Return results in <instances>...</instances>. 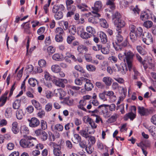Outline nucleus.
<instances>
[{
    "label": "nucleus",
    "mask_w": 156,
    "mask_h": 156,
    "mask_svg": "<svg viewBox=\"0 0 156 156\" xmlns=\"http://www.w3.org/2000/svg\"><path fill=\"white\" fill-rule=\"evenodd\" d=\"M16 115L17 118L20 120L22 119L23 116V113L22 109H18L16 111Z\"/></svg>",
    "instance_id": "f704fd0d"
},
{
    "label": "nucleus",
    "mask_w": 156,
    "mask_h": 156,
    "mask_svg": "<svg viewBox=\"0 0 156 156\" xmlns=\"http://www.w3.org/2000/svg\"><path fill=\"white\" fill-rule=\"evenodd\" d=\"M151 122L154 125L156 126V114L153 115L150 119Z\"/></svg>",
    "instance_id": "69168bd1"
},
{
    "label": "nucleus",
    "mask_w": 156,
    "mask_h": 156,
    "mask_svg": "<svg viewBox=\"0 0 156 156\" xmlns=\"http://www.w3.org/2000/svg\"><path fill=\"white\" fill-rule=\"evenodd\" d=\"M56 35H62L64 34V31L63 29L60 27L56 28L55 30Z\"/></svg>",
    "instance_id": "ea45409f"
},
{
    "label": "nucleus",
    "mask_w": 156,
    "mask_h": 156,
    "mask_svg": "<svg viewBox=\"0 0 156 156\" xmlns=\"http://www.w3.org/2000/svg\"><path fill=\"white\" fill-rule=\"evenodd\" d=\"M33 66L31 65H29L27 66L26 70L27 71V72L28 73V74H29L33 71Z\"/></svg>",
    "instance_id": "052dcab7"
},
{
    "label": "nucleus",
    "mask_w": 156,
    "mask_h": 156,
    "mask_svg": "<svg viewBox=\"0 0 156 156\" xmlns=\"http://www.w3.org/2000/svg\"><path fill=\"white\" fill-rule=\"evenodd\" d=\"M54 129L58 131H62L63 130V127L61 124H57L55 126Z\"/></svg>",
    "instance_id": "8fccbe9b"
},
{
    "label": "nucleus",
    "mask_w": 156,
    "mask_h": 156,
    "mask_svg": "<svg viewBox=\"0 0 156 156\" xmlns=\"http://www.w3.org/2000/svg\"><path fill=\"white\" fill-rule=\"evenodd\" d=\"M31 103L32 105L37 110H39L41 108V106L40 103L36 100L34 99L32 100Z\"/></svg>",
    "instance_id": "393cba45"
},
{
    "label": "nucleus",
    "mask_w": 156,
    "mask_h": 156,
    "mask_svg": "<svg viewBox=\"0 0 156 156\" xmlns=\"http://www.w3.org/2000/svg\"><path fill=\"white\" fill-rule=\"evenodd\" d=\"M143 29L141 27H138L136 30L135 31V32L136 33V34L138 36L140 37L142 35V36L143 33Z\"/></svg>",
    "instance_id": "79ce46f5"
},
{
    "label": "nucleus",
    "mask_w": 156,
    "mask_h": 156,
    "mask_svg": "<svg viewBox=\"0 0 156 156\" xmlns=\"http://www.w3.org/2000/svg\"><path fill=\"white\" fill-rule=\"evenodd\" d=\"M142 65L145 69L147 68L152 69L154 66V65L152 63V59L150 57H148L146 60H144Z\"/></svg>",
    "instance_id": "0eeeda50"
},
{
    "label": "nucleus",
    "mask_w": 156,
    "mask_h": 156,
    "mask_svg": "<svg viewBox=\"0 0 156 156\" xmlns=\"http://www.w3.org/2000/svg\"><path fill=\"white\" fill-rule=\"evenodd\" d=\"M150 11L147 9L146 12H142L141 14L140 18L142 20L144 21L147 19H149L150 18Z\"/></svg>",
    "instance_id": "ddd939ff"
},
{
    "label": "nucleus",
    "mask_w": 156,
    "mask_h": 156,
    "mask_svg": "<svg viewBox=\"0 0 156 156\" xmlns=\"http://www.w3.org/2000/svg\"><path fill=\"white\" fill-rule=\"evenodd\" d=\"M12 108L11 107L7 108L5 110L4 115L7 119L11 118L12 115Z\"/></svg>",
    "instance_id": "aec40b11"
},
{
    "label": "nucleus",
    "mask_w": 156,
    "mask_h": 156,
    "mask_svg": "<svg viewBox=\"0 0 156 156\" xmlns=\"http://www.w3.org/2000/svg\"><path fill=\"white\" fill-rule=\"evenodd\" d=\"M86 30L88 32L91 34H94L95 33V29L90 26L87 27L86 28Z\"/></svg>",
    "instance_id": "603ef678"
},
{
    "label": "nucleus",
    "mask_w": 156,
    "mask_h": 156,
    "mask_svg": "<svg viewBox=\"0 0 156 156\" xmlns=\"http://www.w3.org/2000/svg\"><path fill=\"white\" fill-rule=\"evenodd\" d=\"M7 99V97L2 96L0 98V102L1 103L0 106H3L5 103Z\"/></svg>",
    "instance_id": "09e8293b"
},
{
    "label": "nucleus",
    "mask_w": 156,
    "mask_h": 156,
    "mask_svg": "<svg viewBox=\"0 0 156 156\" xmlns=\"http://www.w3.org/2000/svg\"><path fill=\"white\" fill-rule=\"evenodd\" d=\"M130 37L132 41L134 42L139 37L136 34L135 32H133L130 33Z\"/></svg>",
    "instance_id": "c9c22d12"
},
{
    "label": "nucleus",
    "mask_w": 156,
    "mask_h": 156,
    "mask_svg": "<svg viewBox=\"0 0 156 156\" xmlns=\"http://www.w3.org/2000/svg\"><path fill=\"white\" fill-rule=\"evenodd\" d=\"M112 79L108 76L104 77L102 79L103 82L105 85L108 86L111 85L112 82Z\"/></svg>",
    "instance_id": "6ab92c4d"
},
{
    "label": "nucleus",
    "mask_w": 156,
    "mask_h": 156,
    "mask_svg": "<svg viewBox=\"0 0 156 156\" xmlns=\"http://www.w3.org/2000/svg\"><path fill=\"white\" fill-rule=\"evenodd\" d=\"M90 129V127H86L84 128H83L82 130H80L79 133L82 136L87 139L89 137L90 134H93L94 133V131H89Z\"/></svg>",
    "instance_id": "423d86ee"
},
{
    "label": "nucleus",
    "mask_w": 156,
    "mask_h": 156,
    "mask_svg": "<svg viewBox=\"0 0 156 156\" xmlns=\"http://www.w3.org/2000/svg\"><path fill=\"white\" fill-rule=\"evenodd\" d=\"M86 68L88 70L90 71H95L96 69L95 66L91 65H87Z\"/></svg>",
    "instance_id": "6e6d98bb"
},
{
    "label": "nucleus",
    "mask_w": 156,
    "mask_h": 156,
    "mask_svg": "<svg viewBox=\"0 0 156 156\" xmlns=\"http://www.w3.org/2000/svg\"><path fill=\"white\" fill-rule=\"evenodd\" d=\"M38 63L39 66L42 67V68H44L46 66V61L43 59H41L39 60L38 62Z\"/></svg>",
    "instance_id": "49530a36"
},
{
    "label": "nucleus",
    "mask_w": 156,
    "mask_h": 156,
    "mask_svg": "<svg viewBox=\"0 0 156 156\" xmlns=\"http://www.w3.org/2000/svg\"><path fill=\"white\" fill-rule=\"evenodd\" d=\"M105 94L106 95L108 96L112 101H114L116 100V97L113 91H105Z\"/></svg>",
    "instance_id": "dca6fc26"
},
{
    "label": "nucleus",
    "mask_w": 156,
    "mask_h": 156,
    "mask_svg": "<svg viewBox=\"0 0 156 156\" xmlns=\"http://www.w3.org/2000/svg\"><path fill=\"white\" fill-rule=\"evenodd\" d=\"M81 138L78 134H75L74 135L73 141L75 143L77 144L81 141Z\"/></svg>",
    "instance_id": "2f4dec72"
},
{
    "label": "nucleus",
    "mask_w": 156,
    "mask_h": 156,
    "mask_svg": "<svg viewBox=\"0 0 156 156\" xmlns=\"http://www.w3.org/2000/svg\"><path fill=\"white\" fill-rule=\"evenodd\" d=\"M73 45L74 46L79 45L77 49H86L85 47L83 45H79V42L77 41H74L73 44Z\"/></svg>",
    "instance_id": "13d9d810"
},
{
    "label": "nucleus",
    "mask_w": 156,
    "mask_h": 156,
    "mask_svg": "<svg viewBox=\"0 0 156 156\" xmlns=\"http://www.w3.org/2000/svg\"><path fill=\"white\" fill-rule=\"evenodd\" d=\"M130 9L132 11L133 13L135 14H139L140 12L139 9L138 8L137 5H136L135 7L131 6L130 7Z\"/></svg>",
    "instance_id": "e433bc0d"
},
{
    "label": "nucleus",
    "mask_w": 156,
    "mask_h": 156,
    "mask_svg": "<svg viewBox=\"0 0 156 156\" xmlns=\"http://www.w3.org/2000/svg\"><path fill=\"white\" fill-rule=\"evenodd\" d=\"M138 112L140 115L147 116L150 114L151 110L146 109L143 107H138Z\"/></svg>",
    "instance_id": "9d476101"
},
{
    "label": "nucleus",
    "mask_w": 156,
    "mask_h": 156,
    "mask_svg": "<svg viewBox=\"0 0 156 156\" xmlns=\"http://www.w3.org/2000/svg\"><path fill=\"white\" fill-rule=\"evenodd\" d=\"M64 57L62 55H60L58 54H55L52 56V58L55 60L62 61L64 59Z\"/></svg>",
    "instance_id": "c85d7f7f"
},
{
    "label": "nucleus",
    "mask_w": 156,
    "mask_h": 156,
    "mask_svg": "<svg viewBox=\"0 0 156 156\" xmlns=\"http://www.w3.org/2000/svg\"><path fill=\"white\" fill-rule=\"evenodd\" d=\"M28 83L31 87H34L38 83V81L35 78H30L28 80Z\"/></svg>",
    "instance_id": "c756f323"
},
{
    "label": "nucleus",
    "mask_w": 156,
    "mask_h": 156,
    "mask_svg": "<svg viewBox=\"0 0 156 156\" xmlns=\"http://www.w3.org/2000/svg\"><path fill=\"white\" fill-rule=\"evenodd\" d=\"M27 23H23L21 27L23 28H24V32L27 34H30L31 32L30 29V26L29 23H27L26 25L25 24Z\"/></svg>",
    "instance_id": "4be33fe9"
},
{
    "label": "nucleus",
    "mask_w": 156,
    "mask_h": 156,
    "mask_svg": "<svg viewBox=\"0 0 156 156\" xmlns=\"http://www.w3.org/2000/svg\"><path fill=\"white\" fill-rule=\"evenodd\" d=\"M45 30V27H41L37 30V33L38 35L42 34L44 32Z\"/></svg>",
    "instance_id": "774afa93"
},
{
    "label": "nucleus",
    "mask_w": 156,
    "mask_h": 156,
    "mask_svg": "<svg viewBox=\"0 0 156 156\" xmlns=\"http://www.w3.org/2000/svg\"><path fill=\"white\" fill-rule=\"evenodd\" d=\"M100 23L101 26L104 28H107L108 27V24L105 19H100Z\"/></svg>",
    "instance_id": "58836bf2"
},
{
    "label": "nucleus",
    "mask_w": 156,
    "mask_h": 156,
    "mask_svg": "<svg viewBox=\"0 0 156 156\" xmlns=\"http://www.w3.org/2000/svg\"><path fill=\"white\" fill-rule=\"evenodd\" d=\"M143 41L147 45L151 44L153 42V39L151 33L144 32L142 34Z\"/></svg>",
    "instance_id": "7ed1b4c3"
},
{
    "label": "nucleus",
    "mask_w": 156,
    "mask_h": 156,
    "mask_svg": "<svg viewBox=\"0 0 156 156\" xmlns=\"http://www.w3.org/2000/svg\"><path fill=\"white\" fill-rule=\"evenodd\" d=\"M102 5L101 2L100 1L96 2L94 4V7H92L93 11L92 12V13L94 14V16L100 17V15L98 13L99 10L101 8Z\"/></svg>",
    "instance_id": "20e7f679"
},
{
    "label": "nucleus",
    "mask_w": 156,
    "mask_h": 156,
    "mask_svg": "<svg viewBox=\"0 0 156 156\" xmlns=\"http://www.w3.org/2000/svg\"><path fill=\"white\" fill-rule=\"evenodd\" d=\"M20 132L21 134H28L29 133V130L28 127L25 126H22L20 129Z\"/></svg>",
    "instance_id": "4c0bfd02"
},
{
    "label": "nucleus",
    "mask_w": 156,
    "mask_h": 156,
    "mask_svg": "<svg viewBox=\"0 0 156 156\" xmlns=\"http://www.w3.org/2000/svg\"><path fill=\"white\" fill-rule=\"evenodd\" d=\"M20 145L24 148H31L37 144L36 140L34 138L21 139L20 142Z\"/></svg>",
    "instance_id": "f257e3e1"
},
{
    "label": "nucleus",
    "mask_w": 156,
    "mask_h": 156,
    "mask_svg": "<svg viewBox=\"0 0 156 156\" xmlns=\"http://www.w3.org/2000/svg\"><path fill=\"white\" fill-rule=\"evenodd\" d=\"M85 83L84 87L86 90L89 91L92 90L94 87L90 80L86 78L85 81Z\"/></svg>",
    "instance_id": "f8f14e48"
},
{
    "label": "nucleus",
    "mask_w": 156,
    "mask_h": 156,
    "mask_svg": "<svg viewBox=\"0 0 156 156\" xmlns=\"http://www.w3.org/2000/svg\"><path fill=\"white\" fill-rule=\"evenodd\" d=\"M118 34L116 35V40L118 43L121 42L123 40V38L120 35L121 33H119L118 31Z\"/></svg>",
    "instance_id": "338daca9"
},
{
    "label": "nucleus",
    "mask_w": 156,
    "mask_h": 156,
    "mask_svg": "<svg viewBox=\"0 0 156 156\" xmlns=\"http://www.w3.org/2000/svg\"><path fill=\"white\" fill-rule=\"evenodd\" d=\"M106 95L105 91L104 90L101 93H100L99 94V98L103 101H106L107 100L105 97Z\"/></svg>",
    "instance_id": "37998d69"
},
{
    "label": "nucleus",
    "mask_w": 156,
    "mask_h": 156,
    "mask_svg": "<svg viewBox=\"0 0 156 156\" xmlns=\"http://www.w3.org/2000/svg\"><path fill=\"white\" fill-rule=\"evenodd\" d=\"M29 122V126L32 127H35L39 125L40 123L39 120L37 118L33 117L31 119H28Z\"/></svg>",
    "instance_id": "1a4fd4ad"
},
{
    "label": "nucleus",
    "mask_w": 156,
    "mask_h": 156,
    "mask_svg": "<svg viewBox=\"0 0 156 156\" xmlns=\"http://www.w3.org/2000/svg\"><path fill=\"white\" fill-rule=\"evenodd\" d=\"M49 145L50 146L52 147L54 149H55L57 151H60L61 149V147L58 145L56 144L54 142H50L49 144Z\"/></svg>",
    "instance_id": "473e14b6"
},
{
    "label": "nucleus",
    "mask_w": 156,
    "mask_h": 156,
    "mask_svg": "<svg viewBox=\"0 0 156 156\" xmlns=\"http://www.w3.org/2000/svg\"><path fill=\"white\" fill-rule=\"evenodd\" d=\"M114 23L116 27V30L119 33H121V29L125 25V22L120 19H115L114 20Z\"/></svg>",
    "instance_id": "39448f33"
},
{
    "label": "nucleus",
    "mask_w": 156,
    "mask_h": 156,
    "mask_svg": "<svg viewBox=\"0 0 156 156\" xmlns=\"http://www.w3.org/2000/svg\"><path fill=\"white\" fill-rule=\"evenodd\" d=\"M94 15L93 13L92 16L89 17L88 20L89 22L95 24L98 23V17L94 16Z\"/></svg>",
    "instance_id": "b1692460"
},
{
    "label": "nucleus",
    "mask_w": 156,
    "mask_h": 156,
    "mask_svg": "<svg viewBox=\"0 0 156 156\" xmlns=\"http://www.w3.org/2000/svg\"><path fill=\"white\" fill-rule=\"evenodd\" d=\"M148 130L153 137L156 136V127L151 126L148 129Z\"/></svg>",
    "instance_id": "cd10ccee"
},
{
    "label": "nucleus",
    "mask_w": 156,
    "mask_h": 156,
    "mask_svg": "<svg viewBox=\"0 0 156 156\" xmlns=\"http://www.w3.org/2000/svg\"><path fill=\"white\" fill-rule=\"evenodd\" d=\"M69 32L71 34L74 35L76 32V27L73 26H70Z\"/></svg>",
    "instance_id": "3c124183"
},
{
    "label": "nucleus",
    "mask_w": 156,
    "mask_h": 156,
    "mask_svg": "<svg viewBox=\"0 0 156 156\" xmlns=\"http://www.w3.org/2000/svg\"><path fill=\"white\" fill-rule=\"evenodd\" d=\"M60 135L59 133L55 132L54 133H49V139L51 142L54 141L56 139L59 138Z\"/></svg>",
    "instance_id": "4468645a"
},
{
    "label": "nucleus",
    "mask_w": 156,
    "mask_h": 156,
    "mask_svg": "<svg viewBox=\"0 0 156 156\" xmlns=\"http://www.w3.org/2000/svg\"><path fill=\"white\" fill-rule=\"evenodd\" d=\"M41 128L45 130L47 128V122L44 120H41Z\"/></svg>",
    "instance_id": "0e129e2a"
},
{
    "label": "nucleus",
    "mask_w": 156,
    "mask_h": 156,
    "mask_svg": "<svg viewBox=\"0 0 156 156\" xmlns=\"http://www.w3.org/2000/svg\"><path fill=\"white\" fill-rule=\"evenodd\" d=\"M88 141L89 143H90V145H94L96 142V139L95 137L94 136H89L88 137Z\"/></svg>",
    "instance_id": "de8ad7c7"
},
{
    "label": "nucleus",
    "mask_w": 156,
    "mask_h": 156,
    "mask_svg": "<svg viewBox=\"0 0 156 156\" xmlns=\"http://www.w3.org/2000/svg\"><path fill=\"white\" fill-rule=\"evenodd\" d=\"M99 36L101 42L103 43H105L107 41V38L106 34L103 32L100 31L99 33Z\"/></svg>",
    "instance_id": "412c9836"
},
{
    "label": "nucleus",
    "mask_w": 156,
    "mask_h": 156,
    "mask_svg": "<svg viewBox=\"0 0 156 156\" xmlns=\"http://www.w3.org/2000/svg\"><path fill=\"white\" fill-rule=\"evenodd\" d=\"M86 78L82 77L80 79H76L75 80V83L78 85H81L83 83H85Z\"/></svg>",
    "instance_id": "bb28decb"
},
{
    "label": "nucleus",
    "mask_w": 156,
    "mask_h": 156,
    "mask_svg": "<svg viewBox=\"0 0 156 156\" xmlns=\"http://www.w3.org/2000/svg\"><path fill=\"white\" fill-rule=\"evenodd\" d=\"M86 101L85 100H81L80 101L79 105L78 106V108L84 111H86V109L84 107V106L86 105Z\"/></svg>",
    "instance_id": "5701e85b"
},
{
    "label": "nucleus",
    "mask_w": 156,
    "mask_h": 156,
    "mask_svg": "<svg viewBox=\"0 0 156 156\" xmlns=\"http://www.w3.org/2000/svg\"><path fill=\"white\" fill-rule=\"evenodd\" d=\"M85 150L87 152L88 154H91L92 153L93 151V149L91 146V145L89 146H87L85 148Z\"/></svg>",
    "instance_id": "bf43d9fd"
},
{
    "label": "nucleus",
    "mask_w": 156,
    "mask_h": 156,
    "mask_svg": "<svg viewBox=\"0 0 156 156\" xmlns=\"http://www.w3.org/2000/svg\"><path fill=\"white\" fill-rule=\"evenodd\" d=\"M54 79L52 80V82L56 86L62 87H65V85L63 82L66 80L65 79L57 78L55 77H54Z\"/></svg>",
    "instance_id": "6e6552de"
},
{
    "label": "nucleus",
    "mask_w": 156,
    "mask_h": 156,
    "mask_svg": "<svg viewBox=\"0 0 156 156\" xmlns=\"http://www.w3.org/2000/svg\"><path fill=\"white\" fill-rule=\"evenodd\" d=\"M20 100L19 99H16L13 104L12 107L13 108L18 109L20 105Z\"/></svg>",
    "instance_id": "72a5a7b5"
},
{
    "label": "nucleus",
    "mask_w": 156,
    "mask_h": 156,
    "mask_svg": "<svg viewBox=\"0 0 156 156\" xmlns=\"http://www.w3.org/2000/svg\"><path fill=\"white\" fill-rule=\"evenodd\" d=\"M108 107L109 109L111 111H113L115 110L116 106L114 104H112L110 105L103 104L98 106V108L100 109L103 107Z\"/></svg>",
    "instance_id": "2eb2a0df"
},
{
    "label": "nucleus",
    "mask_w": 156,
    "mask_h": 156,
    "mask_svg": "<svg viewBox=\"0 0 156 156\" xmlns=\"http://www.w3.org/2000/svg\"><path fill=\"white\" fill-rule=\"evenodd\" d=\"M83 121L85 123H88L90 125L92 124L94 120L91 118L87 117L86 118V117H84Z\"/></svg>",
    "instance_id": "c03bdc74"
},
{
    "label": "nucleus",
    "mask_w": 156,
    "mask_h": 156,
    "mask_svg": "<svg viewBox=\"0 0 156 156\" xmlns=\"http://www.w3.org/2000/svg\"><path fill=\"white\" fill-rule=\"evenodd\" d=\"M38 117L42 118L45 116L44 111L42 109L41 110L37 113Z\"/></svg>",
    "instance_id": "4d7b16f0"
},
{
    "label": "nucleus",
    "mask_w": 156,
    "mask_h": 156,
    "mask_svg": "<svg viewBox=\"0 0 156 156\" xmlns=\"http://www.w3.org/2000/svg\"><path fill=\"white\" fill-rule=\"evenodd\" d=\"M52 108V105L51 103H48L45 106V110L46 111L49 112L51 110Z\"/></svg>",
    "instance_id": "680f3d73"
},
{
    "label": "nucleus",
    "mask_w": 156,
    "mask_h": 156,
    "mask_svg": "<svg viewBox=\"0 0 156 156\" xmlns=\"http://www.w3.org/2000/svg\"><path fill=\"white\" fill-rule=\"evenodd\" d=\"M136 115L132 112L126 114L124 116V120L127 121L128 119H130L131 120H133L136 117Z\"/></svg>",
    "instance_id": "a211bd4d"
},
{
    "label": "nucleus",
    "mask_w": 156,
    "mask_h": 156,
    "mask_svg": "<svg viewBox=\"0 0 156 156\" xmlns=\"http://www.w3.org/2000/svg\"><path fill=\"white\" fill-rule=\"evenodd\" d=\"M77 7L82 12L88 11L89 10L88 7L85 4L78 5H77Z\"/></svg>",
    "instance_id": "a878e982"
},
{
    "label": "nucleus",
    "mask_w": 156,
    "mask_h": 156,
    "mask_svg": "<svg viewBox=\"0 0 156 156\" xmlns=\"http://www.w3.org/2000/svg\"><path fill=\"white\" fill-rule=\"evenodd\" d=\"M12 130L14 134H16L19 133V129L17 122H14L12 123Z\"/></svg>",
    "instance_id": "f3484780"
},
{
    "label": "nucleus",
    "mask_w": 156,
    "mask_h": 156,
    "mask_svg": "<svg viewBox=\"0 0 156 156\" xmlns=\"http://www.w3.org/2000/svg\"><path fill=\"white\" fill-rule=\"evenodd\" d=\"M120 17L121 15L120 13L118 12H116L112 15V18L113 20L114 21L115 19H120Z\"/></svg>",
    "instance_id": "864d4df0"
},
{
    "label": "nucleus",
    "mask_w": 156,
    "mask_h": 156,
    "mask_svg": "<svg viewBox=\"0 0 156 156\" xmlns=\"http://www.w3.org/2000/svg\"><path fill=\"white\" fill-rule=\"evenodd\" d=\"M78 34L83 39H87L90 37L91 35L84 31L83 28L80 29L78 32Z\"/></svg>",
    "instance_id": "9b49d317"
},
{
    "label": "nucleus",
    "mask_w": 156,
    "mask_h": 156,
    "mask_svg": "<svg viewBox=\"0 0 156 156\" xmlns=\"http://www.w3.org/2000/svg\"><path fill=\"white\" fill-rule=\"evenodd\" d=\"M62 35H55V39L56 41L58 42H62L63 40V37Z\"/></svg>",
    "instance_id": "5fc2aeb1"
},
{
    "label": "nucleus",
    "mask_w": 156,
    "mask_h": 156,
    "mask_svg": "<svg viewBox=\"0 0 156 156\" xmlns=\"http://www.w3.org/2000/svg\"><path fill=\"white\" fill-rule=\"evenodd\" d=\"M124 54L126 56L125 58L129 68V71H131L133 68L132 63L133 61L134 54L130 51L128 52L127 53L125 52Z\"/></svg>",
    "instance_id": "f03ea898"
},
{
    "label": "nucleus",
    "mask_w": 156,
    "mask_h": 156,
    "mask_svg": "<svg viewBox=\"0 0 156 156\" xmlns=\"http://www.w3.org/2000/svg\"><path fill=\"white\" fill-rule=\"evenodd\" d=\"M75 38L74 36L69 35L67 38V41L68 43L71 44L72 42L75 40Z\"/></svg>",
    "instance_id": "e2e57ef3"
},
{
    "label": "nucleus",
    "mask_w": 156,
    "mask_h": 156,
    "mask_svg": "<svg viewBox=\"0 0 156 156\" xmlns=\"http://www.w3.org/2000/svg\"><path fill=\"white\" fill-rule=\"evenodd\" d=\"M63 16V13L61 11H59L58 12L55 13L54 15L55 19L57 20H58L62 19Z\"/></svg>",
    "instance_id": "a19ab883"
},
{
    "label": "nucleus",
    "mask_w": 156,
    "mask_h": 156,
    "mask_svg": "<svg viewBox=\"0 0 156 156\" xmlns=\"http://www.w3.org/2000/svg\"><path fill=\"white\" fill-rule=\"evenodd\" d=\"M51 70L54 73H58L61 70V68L58 65H53L51 67Z\"/></svg>",
    "instance_id": "7c9ffc66"
},
{
    "label": "nucleus",
    "mask_w": 156,
    "mask_h": 156,
    "mask_svg": "<svg viewBox=\"0 0 156 156\" xmlns=\"http://www.w3.org/2000/svg\"><path fill=\"white\" fill-rule=\"evenodd\" d=\"M153 23L151 21H147L145 22L144 23V26L147 28H151L153 25Z\"/></svg>",
    "instance_id": "a18cd8bd"
}]
</instances>
